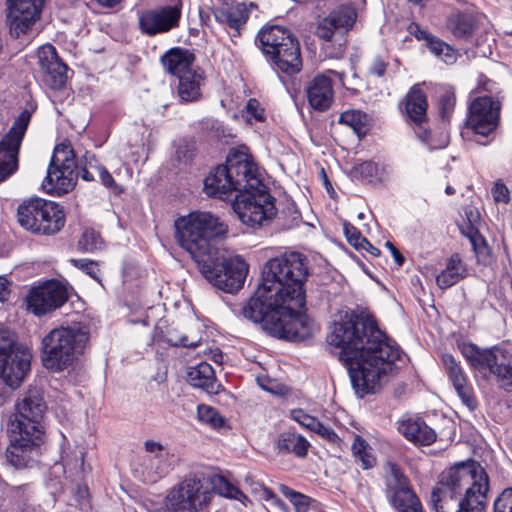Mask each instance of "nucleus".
Returning a JSON list of instances; mask_svg holds the SVG:
<instances>
[{"mask_svg":"<svg viewBox=\"0 0 512 512\" xmlns=\"http://www.w3.org/2000/svg\"><path fill=\"white\" fill-rule=\"evenodd\" d=\"M387 66L388 63L385 62L382 58L375 57L369 67V73L378 77H382L386 72Z\"/></svg>","mask_w":512,"mask_h":512,"instance_id":"obj_61","label":"nucleus"},{"mask_svg":"<svg viewBox=\"0 0 512 512\" xmlns=\"http://www.w3.org/2000/svg\"><path fill=\"white\" fill-rule=\"evenodd\" d=\"M233 192L237 194L264 186L257 165L241 152H230L227 156Z\"/></svg>","mask_w":512,"mask_h":512,"instance_id":"obj_19","label":"nucleus"},{"mask_svg":"<svg viewBox=\"0 0 512 512\" xmlns=\"http://www.w3.org/2000/svg\"><path fill=\"white\" fill-rule=\"evenodd\" d=\"M233 210L245 225L256 227L271 220L276 215L275 198L264 185L255 190L237 194Z\"/></svg>","mask_w":512,"mask_h":512,"instance_id":"obj_11","label":"nucleus"},{"mask_svg":"<svg viewBox=\"0 0 512 512\" xmlns=\"http://www.w3.org/2000/svg\"><path fill=\"white\" fill-rule=\"evenodd\" d=\"M343 229L348 242L355 247H359L361 244V239H365L361 236V233L348 222H344Z\"/></svg>","mask_w":512,"mask_h":512,"instance_id":"obj_58","label":"nucleus"},{"mask_svg":"<svg viewBox=\"0 0 512 512\" xmlns=\"http://www.w3.org/2000/svg\"><path fill=\"white\" fill-rule=\"evenodd\" d=\"M195 61V55L188 49L174 47L166 51L160 58L164 70L173 76L180 78L188 71H193L191 66Z\"/></svg>","mask_w":512,"mask_h":512,"instance_id":"obj_29","label":"nucleus"},{"mask_svg":"<svg viewBox=\"0 0 512 512\" xmlns=\"http://www.w3.org/2000/svg\"><path fill=\"white\" fill-rule=\"evenodd\" d=\"M462 354L475 370L488 371L497 379L510 380L512 384V354L508 350L497 346L481 349L475 344H465Z\"/></svg>","mask_w":512,"mask_h":512,"instance_id":"obj_13","label":"nucleus"},{"mask_svg":"<svg viewBox=\"0 0 512 512\" xmlns=\"http://www.w3.org/2000/svg\"><path fill=\"white\" fill-rule=\"evenodd\" d=\"M245 111L248 115H250L257 121L265 120L264 108L260 105V102L255 98H250L247 101Z\"/></svg>","mask_w":512,"mask_h":512,"instance_id":"obj_56","label":"nucleus"},{"mask_svg":"<svg viewBox=\"0 0 512 512\" xmlns=\"http://www.w3.org/2000/svg\"><path fill=\"white\" fill-rule=\"evenodd\" d=\"M187 376L191 384H212L214 369L209 363L202 362L197 366L191 367Z\"/></svg>","mask_w":512,"mask_h":512,"instance_id":"obj_41","label":"nucleus"},{"mask_svg":"<svg viewBox=\"0 0 512 512\" xmlns=\"http://www.w3.org/2000/svg\"><path fill=\"white\" fill-rule=\"evenodd\" d=\"M444 489H435L431 493V504L436 512H485L486 503L475 498L460 497Z\"/></svg>","mask_w":512,"mask_h":512,"instance_id":"obj_25","label":"nucleus"},{"mask_svg":"<svg viewBox=\"0 0 512 512\" xmlns=\"http://www.w3.org/2000/svg\"><path fill=\"white\" fill-rule=\"evenodd\" d=\"M203 77L201 73L193 70L188 71L179 78L177 92L180 99L184 102L197 101L201 97V82Z\"/></svg>","mask_w":512,"mask_h":512,"instance_id":"obj_33","label":"nucleus"},{"mask_svg":"<svg viewBox=\"0 0 512 512\" xmlns=\"http://www.w3.org/2000/svg\"><path fill=\"white\" fill-rule=\"evenodd\" d=\"M494 512H512V488L505 489L494 501Z\"/></svg>","mask_w":512,"mask_h":512,"instance_id":"obj_51","label":"nucleus"},{"mask_svg":"<svg viewBox=\"0 0 512 512\" xmlns=\"http://www.w3.org/2000/svg\"><path fill=\"white\" fill-rule=\"evenodd\" d=\"M89 334L81 328H57L42 339V362L52 371H61L70 365L76 353H81Z\"/></svg>","mask_w":512,"mask_h":512,"instance_id":"obj_7","label":"nucleus"},{"mask_svg":"<svg viewBox=\"0 0 512 512\" xmlns=\"http://www.w3.org/2000/svg\"><path fill=\"white\" fill-rule=\"evenodd\" d=\"M181 5L162 6L143 12L139 17V26L143 33L153 36L165 33L179 25Z\"/></svg>","mask_w":512,"mask_h":512,"instance_id":"obj_23","label":"nucleus"},{"mask_svg":"<svg viewBox=\"0 0 512 512\" xmlns=\"http://www.w3.org/2000/svg\"><path fill=\"white\" fill-rule=\"evenodd\" d=\"M45 0H7L10 33L19 37L39 19Z\"/></svg>","mask_w":512,"mask_h":512,"instance_id":"obj_21","label":"nucleus"},{"mask_svg":"<svg viewBox=\"0 0 512 512\" xmlns=\"http://www.w3.org/2000/svg\"><path fill=\"white\" fill-rule=\"evenodd\" d=\"M281 493L290 500V502L293 504L294 509L296 512H308L309 508L312 505H317L318 503L313 500L312 498L294 491L293 489L289 488L288 486L282 485L280 487Z\"/></svg>","mask_w":512,"mask_h":512,"instance_id":"obj_40","label":"nucleus"},{"mask_svg":"<svg viewBox=\"0 0 512 512\" xmlns=\"http://www.w3.org/2000/svg\"><path fill=\"white\" fill-rule=\"evenodd\" d=\"M166 341L171 346H182L195 348L199 346L201 338L189 340L187 335H178L175 331H169L166 336Z\"/></svg>","mask_w":512,"mask_h":512,"instance_id":"obj_49","label":"nucleus"},{"mask_svg":"<svg viewBox=\"0 0 512 512\" xmlns=\"http://www.w3.org/2000/svg\"><path fill=\"white\" fill-rule=\"evenodd\" d=\"M447 27L456 38L468 39L473 35L476 24L472 15L457 13L448 19Z\"/></svg>","mask_w":512,"mask_h":512,"instance_id":"obj_36","label":"nucleus"},{"mask_svg":"<svg viewBox=\"0 0 512 512\" xmlns=\"http://www.w3.org/2000/svg\"><path fill=\"white\" fill-rule=\"evenodd\" d=\"M17 219L24 229L46 235L57 233L65 223L61 207L41 198H31L20 204Z\"/></svg>","mask_w":512,"mask_h":512,"instance_id":"obj_9","label":"nucleus"},{"mask_svg":"<svg viewBox=\"0 0 512 512\" xmlns=\"http://www.w3.org/2000/svg\"><path fill=\"white\" fill-rule=\"evenodd\" d=\"M313 432L319 434L321 437H323L324 439L328 440L331 443H336L339 440V437L335 433V431L331 427L324 425L320 421L313 429Z\"/></svg>","mask_w":512,"mask_h":512,"instance_id":"obj_59","label":"nucleus"},{"mask_svg":"<svg viewBox=\"0 0 512 512\" xmlns=\"http://www.w3.org/2000/svg\"><path fill=\"white\" fill-rule=\"evenodd\" d=\"M492 195L496 202L507 204L510 201V192L506 185L497 181L492 188Z\"/></svg>","mask_w":512,"mask_h":512,"instance_id":"obj_57","label":"nucleus"},{"mask_svg":"<svg viewBox=\"0 0 512 512\" xmlns=\"http://www.w3.org/2000/svg\"><path fill=\"white\" fill-rule=\"evenodd\" d=\"M19 499L15 512H37L36 507L30 503L28 495H24L23 491L19 490Z\"/></svg>","mask_w":512,"mask_h":512,"instance_id":"obj_60","label":"nucleus"},{"mask_svg":"<svg viewBox=\"0 0 512 512\" xmlns=\"http://www.w3.org/2000/svg\"><path fill=\"white\" fill-rule=\"evenodd\" d=\"M501 100L493 96H479L471 101L468 108L466 126L484 141L476 140L480 145H488L493 140L500 122Z\"/></svg>","mask_w":512,"mask_h":512,"instance_id":"obj_12","label":"nucleus"},{"mask_svg":"<svg viewBox=\"0 0 512 512\" xmlns=\"http://www.w3.org/2000/svg\"><path fill=\"white\" fill-rule=\"evenodd\" d=\"M308 275V260L299 252L269 259L263 266L261 284L242 307V315L277 338L294 342L310 338L316 327L302 311Z\"/></svg>","mask_w":512,"mask_h":512,"instance_id":"obj_1","label":"nucleus"},{"mask_svg":"<svg viewBox=\"0 0 512 512\" xmlns=\"http://www.w3.org/2000/svg\"><path fill=\"white\" fill-rule=\"evenodd\" d=\"M85 162L77 170L74 150L69 143L58 144L53 152L47 175L42 183L43 189L50 194L62 195L71 191L80 176L85 181H93L104 168L94 155L84 156Z\"/></svg>","mask_w":512,"mask_h":512,"instance_id":"obj_5","label":"nucleus"},{"mask_svg":"<svg viewBox=\"0 0 512 512\" xmlns=\"http://www.w3.org/2000/svg\"><path fill=\"white\" fill-rule=\"evenodd\" d=\"M385 471V494L390 504L398 512H424L419 498L399 466L388 462Z\"/></svg>","mask_w":512,"mask_h":512,"instance_id":"obj_15","label":"nucleus"},{"mask_svg":"<svg viewBox=\"0 0 512 512\" xmlns=\"http://www.w3.org/2000/svg\"><path fill=\"white\" fill-rule=\"evenodd\" d=\"M31 120V112L23 110L0 141V182L18 169L19 149Z\"/></svg>","mask_w":512,"mask_h":512,"instance_id":"obj_16","label":"nucleus"},{"mask_svg":"<svg viewBox=\"0 0 512 512\" xmlns=\"http://www.w3.org/2000/svg\"><path fill=\"white\" fill-rule=\"evenodd\" d=\"M37 58L45 84L54 90L64 87L68 67L59 59L55 47L50 44L40 47Z\"/></svg>","mask_w":512,"mask_h":512,"instance_id":"obj_24","label":"nucleus"},{"mask_svg":"<svg viewBox=\"0 0 512 512\" xmlns=\"http://www.w3.org/2000/svg\"><path fill=\"white\" fill-rule=\"evenodd\" d=\"M463 211L464 216L467 220V227L461 228V231L463 232L464 230L465 232H467L470 231V229L472 228L478 230V225L481 222V215L479 210L475 206L467 205L463 208Z\"/></svg>","mask_w":512,"mask_h":512,"instance_id":"obj_50","label":"nucleus"},{"mask_svg":"<svg viewBox=\"0 0 512 512\" xmlns=\"http://www.w3.org/2000/svg\"><path fill=\"white\" fill-rule=\"evenodd\" d=\"M68 300L66 288L57 281L34 287L27 296L28 309L37 316L60 308Z\"/></svg>","mask_w":512,"mask_h":512,"instance_id":"obj_20","label":"nucleus"},{"mask_svg":"<svg viewBox=\"0 0 512 512\" xmlns=\"http://www.w3.org/2000/svg\"><path fill=\"white\" fill-rule=\"evenodd\" d=\"M371 448L360 436H355L352 444V453L357 461L361 462L363 469H370L375 465V458L370 453Z\"/></svg>","mask_w":512,"mask_h":512,"instance_id":"obj_38","label":"nucleus"},{"mask_svg":"<svg viewBox=\"0 0 512 512\" xmlns=\"http://www.w3.org/2000/svg\"><path fill=\"white\" fill-rule=\"evenodd\" d=\"M356 19V7L352 3L341 4L319 21L316 35L325 41H332L335 36L347 33Z\"/></svg>","mask_w":512,"mask_h":512,"instance_id":"obj_22","label":"nucleus"},{"mask_svg":"<svg viewBox=\"0 0 512 512\" xmlns=\"http://www.w3.org/2000/svg\"><path fill=\"white\" fill-rule=\"evenodd\" d=\"M358 398H365L368 395L378 394L382 386H352Z\"/></svg>","mask_w":512,"mask_h":512,"instance_id":"obj_62","label":"nucleus"},{"mask_svg":"<svg viewBox=\"0 0 512 512\" xmlns=\"http://www.w3.org/2000/svg\"><path fill=\"white\" fill-rule=\"evenodd\" d=\"M70 261L75 267L81 269L89 276H91L93 279L99 281L98 268L97 264L94 261L86 259H71Z\"/></svg>","mask_w":512,"mask_h":512,"instance_id":"obj_55","label":"nucleus"},{"mask_svg":"<svg viewBox=\"0 0 512 512\" xmlns=\"http://www.w3.org/2000/svg\"><path fill=\"white\" fill-rule=\"evenodd\" d=\"M258 39L275 70L289 76L301 71L300 46L287 28L279 25L265 27L259 32Z\"/></svg>","mask_w":512,"mask_h":512,"instance_id":"obj_6","label":"nucleus"},{"mask_svg":"<svg viewBox=\"0 0 512 512\" xmlns=\"http://www.w3.org/2000/svg\"><path fill=\"white\" fill-rule=\"evenodd\" d=\"M454 389L464 405L470 410L476 409L477 400L474 396L472 386H454Z\"/></svg>","mask_w":512,"mask_h":512,"instance_id":"obj_52","label":"nucleus"},{"mask_svg":"<svg viewBox=\"0 0 512 512\" xmlns=\"http://www.w3.org/2000/svg\"><path fill=\"white\" fill-rule=\"evenodd\" d=\"M307 99L309 105L317 111L327 110L333 102V87L329 77L324 74L315 76L308 84Z\"/></svg>","mask_w":512,"mask_h":512,"instance_id":"obj_28","label":"nucleus"},{"mask_svg":"<svg viewBox=\"0 0 512 512\" xmlns=\"http://www.w3.org/2000/svg\"><path fill=\"white\" fill-rule=\"evenodd\" d=\"M98 177L105 187L110 188L114 191H116L118 189V186H117L114 178L112 177V175L108 172V170L105 167L101 170V173L99 174Z\"/></svg>","mask_w":512,"mask_h":512,"instance_id":"obj_64","label":"nucleus"},{"mask_svg":"<svg viewBox=\"0 0 512 512\" xmlns=\"http://www.w3.org/2000/svg\"><path fill=\"white\" fill-rule=\"evenodd\" d=\"M467 275V265L458 253H454L447 259L445 269L437 275L436 283L440 289H447L466 278Z\"/></svg>","mask_w":512,"mask_h":512,"instance_id":"obj_32","label":"nucleus"},{"mask_svg":"<svg viewBox=\"0 0 512 512\" xmlns=\"http://www.w3.org/2000/svg\"><path fill=\"white\" fill-rule=\"evenodd\" d=\"M442 362L452 384H462L465 382L464 373L452 355L444 354Z\"/></svg>","mask_w":512,"mask_h":512,"instance_id":"obj_46","label":"nucleus"},{"mask_svg":"<svg viewBox=\"0 0 512 512\" xmlns=\"http://www.w3.org/2000/svg\"><path fill=\"white\" fill-rule=\"evenodd\" d=\"M204 190L209 196L224 198L233 192L228 163L215 167L204 180Z\"/></svg>","mask_w":512,"mask_h":512,"instance_id":"obj_30","label":"nucleus"},{"mask_svg":"<svg viewBox=\"0 0 512 512\" xmlns=\"http://www.w3.org/2000/svg\"><path fill=\"white\" fill-rule=\"evenodd\" d=\"M197 418L212 428H221L225 424V419L215 408L204 404L198 405Z\"/></svg>","mask_w":512,"mask_h":512,"instance_id":"obj_42","label":"nucleus"},{"mask_svg":"<svg viewBox=\"0 0 512 512\" xmlns=\"http://www.w3.org/2000/svg\"><path fill=\"white\" fill-rule=\"evenodd\" d=\"M463 234L470 240L473 250L476 253L479 262L486 263L490 258V248L482 235L476 229H470V231Z\"/></svg>","mask_w":512,"mask_h":512,"instance_id":"obj_39","label":"nucleus"},{"mask_svg":"<svg viewBox=\"0 0 512 512\" xmlns=\"http://www.w3.org/2000/svg\"><path fill=\"white\" fill-rule=\"evenodd\" d=\"M427 48L433 55L446 64H454L457 60V51L436 36L430 39Z\"/></svg>","mask_w":512,"mask_h":512,"instance_id":"obj_37","label":"nucleus"},{"mask_svg":"<svg viewBox=\"0 0 512 512\" xmlns=\"http://www.w3.org/2000/svg\"><path fill=\"white\" fill-rule=\"evenodd\" d=\"M201 274L217 289L226 293L238 291L244 284L248 265L240 256L226 258L221 251L198 265Z\"/></svg>","mask_w":512,"mask_h":512,"instance_id":"obj_10","label":"nucleus"},{"mask_svg":"<svg viewBox=\"0 0 512 512\" xmlns=\"http://www.w3.org/2000/svg\"><path fill=\"white\" fill-rule=\"evenodd\" d=\"M442 489L450 494L475 498L487 504L489 477L485 469L476 461L458 463L441 474Z\"/></svg>","mask_w":512,"mask_h":512,"instance_id":"obj_8","label":"nucleus"},{"mask_svg":"<svg viewBox=\"0 0 512 512\" xmlns=\"http://www.w3.org/2000/svg\"><path fill=\"white\" fill-rule=\"evenodd\" d=\"M215 17L218 21L226 23L231 29H233V36H237L240 34L241 27L248 19V11L245 4L238 3L234 7L219 10L215 14Z\"/></svg>","mask_w":512,"mask_h":512,"instance_id":"obj_35","label":"nucleus"},{"mask_svg":"<svg viewBox=\"0 0 512 512\" xmlns=\"http://www.w3.org/2000/svg\"><path fill=\"white\" fill-rule=\"evenodd\" d=\"M15 335L8 329H0V379L4 384H18L30 371L31 355L15 350Z\"/></svg>","mask_w":512,"mask_h":512,"instance_id":"obj_14","label":"nucleus"},{"mask_svg":"<svg viewBox=\"0 0 512 512\" xmlns=\"http://www.w3.org/2000/svg\"><path fill=\"white\" fill-rule=\"evenodd\" d=\"M330 345L341 348L351 384H379L396 374L405 355L378 328L376 321L364 310L346 312L335 322L327 337Z\"/></svg>","mask_w":512,"mask_h":512,"instance_id":"obj_2","label":"nucleus"},{"mask_svg":"<svg viewBox=\"0 0 512 512\" xmlns=\"http://www.w3.org/2000/svg\"><path fill=\"white\" fill-rule=\"evenodd\" d=\"M212 484L213 489L222 496L233 499H239V497L242 496L241 491L222 476L214 478Z\"/></svg>","mask_w":512,"mask_h":512,"instance_id":"obj_47","label":"nucleus"},{"mask_svg":"<svg viewBox=\"0 0 512 512\" xmlns=\"http://www.w3.org/2000/svg\"><path fill=\"white\" fill-rule=\"evenodd\" d=\"M290 417L301 426L313 431L319 420L313 416L306 414L301 409H294L290 413Z\"/></svg>","mask_w":512,"mask_h":512,"instance_id":"obj_53","label":"nucleus"},{"mask_svg":"<svg viewBox=\"0 0 512 512\" xmlns=\"http://www.w3.org/2000/svg\"><path fill=\"white\" fill-rule=\"evenodd\" d=\"M404 108L408 118L422 129V132L418 134L419 138L423 141L427 140L429 132L423 128V125L427 119L428 103L426 94L418 84L412 86L406 94Z\"/></svg>","mask_w":512,"mask_h":512,"instance_id":"obj_26","label":"nucleus"},{"mask_svg":"<svg viewBox=\"0 0 512 512\" xmlns=\"http://www.w3.org/2000/svg\"><path fill=\"white\" fill-rule=\"evenodd\" d=\"M365 119V114L352 110L343 112L339 122L351 127L356 134L360 135L365 132Z\"/></svg>","mask_w":512,"mask_h":512,"instance_id":"obj_43","label":"nucleus"},{"mask_svg":"<svg viewBox=\"0 0 512 512\" xmlns=\"http://www.w3.org/2000/svg\"><path fill=\"white\" fill-rule=\"evenodd\" d=\"M78 247L84 252H93L102 247L100 234L93 229H85L78 241Z\"/></svg>","mask_w":512,"mask_h":512,"instance_id":"obj_44","label":"nucleus"},{"mask_svg":"<svg viewBox=\"0 0 512 512\" xmlns=\"http://www.w3.org/2000/svg\"><path fill=\"white\" fill-rule=\"evenodd\" d=\"M146 455L139 458L134 474L144 483H155L171 470L170 454L159 442L147 440L144 443Z\"/></svg>","mask_w":512,"mask_h":512,"instance_id":"obj_18","label":"nucleus"},{"mask_svg":"<svg viewBox=\"0 0 512 512\" xmlns=\"http://www.w3.org/2000/svg\"><path fill=\"white\" fill-rule=\"evenodd\" d=\"M47 405L38 386L28 390L15 404V413L9 416L6 430L10 444L6 458L15 468H24L33 459L44 442L43 419Z\"/></svg>","mask_w":512,"mask_h":512,"instance_id":"obj_3","label":"nucleus"},{"mask_svg":"<svg viewBox=\"0 0 512 512\" xmlns=\"http://www.w3.org/2000/svg\"><path fill=\"white\" fill-rule=\"evenodd\" d=\"M193 156V146L188 143H180L176 148L174 159L179 163L187 164L192 160Z\"/></svg>","mask_w":512,"mask_h":512,"instance_id":"obj_54","label":"nucleus"},{"mask_svg":"<svg viewBox=\"0 0 512 512\" xmlns=\"http://www.w3.org/2000/svg\"><path fill=\"white\" fill-rule=\"evenodd\" d=\"M86 448L76 446L62 457L63 469L69 477L81 478L89 470L84 462Z\"/></svg>","mask_w":512,"mask_h":512,"instance_id":"obj_34","label":"nucleus"},{"mask_svg":"<svg viewBox=\"0 0 512 512\" xmlns=\"http://www.w3.org/2000/svg\"><path fill=\"white\" fill-rule=\"evenodd\" d=\"M455 106V95L446 91L439 99V114L443 120H449Z\"/></svg>","mask_w":512,"mask_h":512,"instance_id":"obj_48","label":"nucleus"},{"mask_svg":"<svg viewBox=\"0 0 512 512\" xmlns=\"http://www.w3.org/2000/svg\"><path fill=\"white\" fill-rule=\"evenodd\" d=\"M356 176L368 182L380 180V170L377 163L373 161H363L354 166Z\"/></svg>","mask_w":512,"mask_h":512,"instance_id":"obj_45","label":"nucleus"},{"mask_svg":"<svg viewBox=\"0 0 512 512\" xmlns=\"http://www.w3.org/2000/svg\"><path fill=\"white\" fill-rule=\"evenodd\" d=\"M409 31L418 40H425L426 41V45L430 42V39H432L434 37L428 31L420 28L417 24H411L409 26Z\"/></svg>","mask_w":512,"mask_h":512,"instance_id":"obj_63","label":"nucleus"},{"mask_svg":"<svg viewBox=\"0 0 512 512\" xmlns=\"http://www.w3.org/2000/svg\"><path fill=\"white\" fill-rule=\"evenodd\" d=\"M210 497L211 492L202 480L189 476L169 491L166 501L173 510L194 512L205 506Z\"/></svg>","mask_w":512,"mask_h":512,"instance_id":"obj_17","label":"nucleus"},{"mask_svg":"<svg viewBox=\"0 0 512 512\" xmlns=\"http://www.w3.org/2000/svg\"><path fill=\"white\" fill-rule=\"evenodd\" d=\"M398 431L410 442L428 446L436 441L437 434L421 418L404 417L398 421Z\"/></svg>","mask_w":512,"mask_h":512,"instance_id":"obj_27","label":"nucleus"},{"mask_svg":"<svg viewBox=\"0 0 512 512\" xmlns=\"http://www.w3.org/2000/svg\"><path fill=\"white\" fill-rule=\"evenodd\" d=\"M309 447V441L291 429L280 433L274 446L278 454L291 453L299 458L306 457Z\"/></svg>","mask_w":512,"mask_h":512,"instance_id":"obj_31","label":"nucleus"},{"mask_svg":"<svg viewBox=\"0 0 512 512\" xmlns=\"http://www.w3.org/2000/svg\"><path fill=\"white\" fill-rule=\"evenodd\" d=\"M226 232V226L209 212H192L175 221L176 239L197 265L219 254V237Z\"/></svg>","mask_w":512,"mask_h":512,"instance_id":"obj_4","label":"nucleus"}]
</instances>
